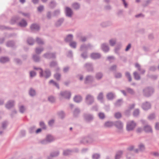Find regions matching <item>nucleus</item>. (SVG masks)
Instances as JSON below:
<instances>
[{"label":"nucleus","instance_id":"obj_1","mask_svg":"<svg viewBox=\"0 0 159 159\" xmlns=\"http://www.w3.org/2000/svg\"><path fill=\"white\" fill-rule=\"evenodd\" d=\"M143 93L144 96L149 97L151 96L154 92V89L150 87H148L143 90Z\"/></svg>","mask_w":159,"mask_h":159},{"label":"nucleus","instance_id":"obj_2","mask_svg":"<svg viewBox=\"0 0 159 159\" xmlns=\"http://www.w3.org/2000/svg\"><path fill=\"white\" fill-rule=\"evenodd\" d=\"M93 46L90 43H89L87 44H83L81 45L80 48V51H87L88 49H92Z\"/></svg>","mask_w":159,"mask_h":159},{"label":"nucleus","instance_id":"obj_3","mask_svg":"<svg viewBox=\"0 0 159 159\" xmlns=\"http://www.w3.org/2000/svg\"><path fill=\"white\" fill-rule=\"evenodd\" d=\"M136 126V124L133 120L129 121L127 122L126 129L129 131L134 130Z\"/></svg>","mask_w":159,"mask_h":159},{"label":"nucleus","instance_id":"obj_4","mask_svg":"<svg viewBox=\"0 0 159 159\" xmlns=\"http://www.w3.org/2000/svg\"><path fill=\"white\" fill-rule=\"evenodd\" d=\"M60 95L63 98L69 99L71 97V93L70 91L66 90L61 91L60 92Z\"/></svg>","mask_w":159,"mask_h":159},{"label":"nucleus","instance_id":"obj_5","mask_svg":"<svg viewBox=\"0 0 159 159\" xmlns=\"http://www.w3.org/2000/svg\"><path fill=\"white\" fill-rule=\"evenodd\" d=\"M94 99L93 96L90 94L87 95L85 98L86 103L88 105H91L94 102Z\"/></svg>","mask_w":159,"mask_h":159},{"label":"nucleus","instance_id":"obj_6","mask_svg":"<svg viewBox=\"0 0 159 159\" xmlns=\"http://www.w3.org/2000/svg\"><path fill=\"white\" fill-rule=\"evenodd\" d=\"M44 57L48 59H55L56 57V53L55 52H48L43 54Z\"/></svg>","mask_w":159,"mask_h":159},{"label":"nucleus","instance_id":"obj_7","mask_svg":"<svg viewBox=\"0 0 159 159\" xmlns=\"http://www.w3.org/2000/svg\"><path fill=\"white\" fill-rule=\"evenodd\" d=\"M92 139L89 136L84 137L80 140V143L86 144L87 143H89L92 142Z\"/></svg>","mask_w":159,"mask_h":159},{"label":"nucleus","instance_id":"obj_8","mask_svg":"<svg viewBox=\"0 0 159 159\" xmlns=\"http://www.w3.org/2000/svg\"><path fill=\"white\" fill-rule=\"evenodd\" d=\"M84 119L86 121L89 122L93 119V116L90 114H84Z\"/></svg>","mask_w":159,"mask_h":159},{"label":"nucleus","instance_id":"obj_9","mask_svg":"<svg viewBox=\"0 0 159 159\" xmlns=\"http://www.w3.org/2000/svg\"><path fill=\"white\" fill-rule=\"evenodd\" d=\"M84 67L89 72H93V66L92 63H86L84 65Z\"/></svg>","mask_w":159,"mask_h":159},{"label":"nucleus","instance_id":"obj_10","mask_svg":"<svg viewBox=\"0 0 159 159\" xmlns=\"http://www.w3.org/2000/svg\"><path fill=\"white\" fill-rule=\"evenodd\" d=\"M114 125L119 129H121L123 127V123L120 120L114 121Z\"/></svg>","mask_w":159,"mask_h":159},{"label":"nucleus","instance_id":"obj_11","mask_svg":"<svg viewBox=\"0 0 159 159\" xmlns=\"http://www.w3.org/2000/svg\"><path fill=\"white\" fill-rule=\"evenodd\" d=\"M73 14V11L70 8L68 7H66V15L68 17H71Z\"/></svg>","mask_w":159,"mask_h":159},{"label":"nucleus","instance_id":"obj_12","mask_svg":"<svg viewBox=\"0 0 159 159\" xmlns=\"http://www.w3.org/2000/svg\"><path fill=\"white\" fill-rule=\"evenodd\" d=\"M94 78L93 76L91 75H87L85 78L84 83L86 84L89 82H92Z\"/></svg>","mask_w":159,"mask_h":159},{"label":"nucleus","instance_id":"obj_13","mask_svg":"<svg viewBox=\"0 0 159 159\" xmlns=\"http://www.w3.org/2000/svg\"><path fill=\"white\" fill-rule=\"evenodd\" d=\"M151 105L150 102H146L145 103H143L142 108L145 110H147L151 108Z\"/></svg>","mask_w":159,"mask_h":159},{"label":"nucleus","instance_id":"obj_14","mask_svg":"<svg viewBox=\"0 0 159 159\" xmlns=\"http://www.w3.org/2000/svg\"><path fill=\"white\" fill-rule=\"evenodd\" d=\"M30 28L32 31H38L40 29V27L36 24H33L31 25Z\"/></svg>","mask_w":159,"mask_h":159},{"label":"nucleus","instance_id":"obj_15","mask_svg":"<svg viewBox=\"0 0 159 159\" xmlns=\"http://www.w3.org/2000/svg\"><path fill=\"white\" fill-rule=\"evenodd\" d=\"M116 97V95L114 93L109 92L107 94V98L109 100H112Z\"/></svg>","mask_w":159,"mask_h":159},{"label":"nucleus","instance_id":"obj_16","mask_svg":"<svg viewBox=\"0 0 159 159\" xmlns=\"http://www.w3.org/2000/svg\"><path fill=\"white\" fill-rule=\"evenodd\" d=\"M101 48L102 50L105 52H108L109 48L107 44L106 43H103L101 45Z\"/></svg>","mask_w":159,"mask_h":159},{"label":"nucleus","instance_id":"obj_17","mask_svg":"<svg viewBox=\"0 0 159 159\" xmlns=\"http://www.w3.org/2000/svg\"><path fill=\"white\" fill-rule=\"evenodd\" d=\"M73 39V35L72 34H69L64 39L66 43H70L72 41Z\"/></svg>","mask_w":159,"mask_h":159},{"label":"nucleus","instance_id":"obj_18","mask_svg":"<svg viewBox=\"0 0 159 159\" xmlns=\"http://www.w3.org/2000/svg\"><path fill=\"white\" fill-rule=\"evenodd\" d=\"M74 101L76 103L80 102L82 100V98L81 96L80 95L75 96L74 98Z\"/></svg>","mask_w":159,"mask_h":159},{"label":"nucleus","instance_id":"obj_19","mask_svg":"<svg viewBox=\"0 0 159 159\" xmlns=\"http://www.w3.org/2000/svg\"><path fill=\"white\" fill-rule=\"evenodd\" d=\"M14 101L13 100H10L6 104V107L8 109H9L12 107L14 104Z\"/></svg>","mask_w":159,"mask_h":159},{"label":"nucleus","instance_id":"obj_20","mask_svg":"<svg viewBox=\"0 0 159 159\" xmlns=\"http://www.w3.org/2000/svg\"><path fill=\"white\" fill-rule=\"evenodd\" d=\"M90 56L91 58L93 59H98L101 57L100 54L96 53H93L91 54Z\"/></svg>","mask_w":159,"mask_h":159},{"label":"nucleus","instance_id":"obj_21","mask_svg":"<svg viewBox=\"0 0 159 159\" xmlns=\"http://www.w3.org/2000/svg\"><path fill=\"white\" fill-rule=\"evenodd\" d=\"M134 148V147L133 146H131L127 148L126 152V157L127 159H130V157H129L128 153H130L131 151L133 150Z\"/></svg>","mask_w":159,"mask_h":159},{"label":"nucleus","instance_id":"obj_22","mask_svg":"<svg viewBox=\"0 0 159 159\" xmlns=\"http://www.w3.org/2000/svg\"><path fill=\"white\" fill-rule=\"evenodd\" d=\"M103 76V73L102 72H97L95 75V78L97 80H101Z\"/></svg>","mask_w":159,"mask_h":159},{"label":"nucleus","instance_id":"obj_23","mask_svg":"<svg viewBox=\"0 0 159 159\" xmlns=\"http://www.w3.org/2000/svg\"><path fill=\"white\" fill-rule=\"evenodd\" d=\"M114 125V122L111 121H108L106 122L104 126L106 127H110Z\"/></svg>","mask_w":159,"mask_h":159},{"label":"nucleus","instance_id":"obj_24","mask_svg":"<svg viewBox=\"0 0 159 159\" xmlns=\"http://www.w3.org/2000/svg\"><path fill=\"white\" fill-rule=\"evenodd\" d=\"M135 67L137 68L138 70L140 72L141 74H143L145 73V70L143 69L142 70L140 66L138 63H136L135 64Z\"/></svg>","mask_w":159,"mask_h":159},{"label":"nucleus","instance_id":"obj_25","mask_svg":"<svg viewBox=\"0 0 159 159\" xmlns=\"http://www.w3.org/2000/svg\"><path fill=\"white\" fill-rule=\"evenodd\" d=\"M144 130L146 132H152V129L151 127L149 125H146L144 126Z\"/></svg>","mask_w":159,"mask_h":159},{"label":"nucleus","instance_id":"obj_26","mask_svg":"<svg viewBox=\"0 0 159 159\" xmlns=\"http://www.w3.org/2000/svg\"><path fill=\"white\" fill-rule=\"evenodd\" d=\"M45 74V78L48 79L49 78L51 75V72L50 70L48 69H46L44 71Z\"/></svg>","mask_w":159,"mask_h":159},{"label":"nucleus","instance_id":"obj_27","mask_svg":"<svg viewBox=\"0 0 159 159\" xmlns=\"http://www.w3.org/2000/svg\"><path fill=\"white\" fill-rule=\"evenodd\" d=\"M27 43L30 45H33L35 42L34 39L31 37H29L27 40Z\"/></svg>","mask_w":159,"mask_h":159},{"label":"nucleus","instance_id":"obj_28","mask_svg":"<svg viewBox=\"0 0 159 159\" xmlns=\"http://www.w3.org/2000/svg\"><path fill=\"white\" fill-rule=\"evenodd\" d=\"M57 4L55 1L52 0L49 3V6L51 8L53 9L56 7Z\"/></svg>","mask_w":159,"mask_h":159},{"label":"nucleus","instance_id":"obj_29","mask_svg":"<svg viewBox=\"0 0 159 159\" xmlns=\"http://www.w3.org/2000/svg\"><path fill=\"white\" fill-rule=\"evenodd\" d=\"M19 25L21 27H25L27 25L26 21L24 19H22L19 23Z\"/></svg>","mask_w":159,"mask_h":159},{"label":"nucleus","instance_id":"obj_30","mask_svg":"<svg viewBox=\"0 0 159 159\" xmlns=\"http://www.w3.org/2000/svg\"><path fill=\"white\" fill-rule=\"evenodd\" d=\"M123 154V152L122 151H120L117 152L115 156V159H120Z\"/></svg>","mask_w":159,"mask_h":159},{"label":"nucleus","instance_id":"obj_31","mask_svg":"<svg viewBox=\"0 0 159 159\" xmlns=\"http://www.w3.org/2000/svg\"><path fill=\"white\" fill-rule=\"evenodd\" d=\"M64 20L63 18H61L59 19L56 23L55 25L56 26H60Z\"/></svg>","mask_w":159,"mask_h":159},{"label":"nucleus","instance_id":"obj_32","mask_svg":"<svg viewBox=\"0 0 159 159\" xmlns=\"http://www.w3.org/2000/svg\"><path fill=\"white\" fill-rule=\"evenodd\" d=\"M122 99H119L115 103L114 105L116 107H119L122 104Z\"/></svg>","mask_w":159,"mask_h":159},{"label":"nucleus","instance_id":"obj_33","mask_svg":"<svg viewBox=\"0 0 159 159\" xmlns=\"http://www.w3.org/2000/svg\"><path fill=\"white\" fill-rule=\"evenodd\" d=\"M9 60V58L7 57H2L0 58V62L2 63H5Z\"/></svg>","mask_w":159,"mask_h":159},{"label":"nucleus","instance_id":"obj_34","mask_svg":"<svg viewBox=\"0 0 159 159\" xmlns=\"http://www.w3.org/2000/svg\"><path fill=\"white\" fill-rule=\"evenodd\" d=\"M120 48V45L117 46H116L115 49V53L118 55L119 56L120 58H121V57L120 56V53L119 52V50Z\"/></svg>","mask_w":159,"mask_h":159},{"label":"nucleus","instance_id":"obj_35","mask_svg":"<svg viewBox=\"0 0 159 159\" xmlns=\"http://www.w3.org/2000/svg\"><path fill=\"white\" fill-rule=\"evenodd\" d=\"M15 45V42L13 41H9L7 42L6 46L7 47H13Z\"/></svg>","mask_w":159,"mask_h":159},{"label":"nucleus","instance_id":"obj_36","mask_svg":"<svg viewBox=\"0 0 159 159\" xmlns=\"http://www.w3.org/2000/svg\"><path fill=\"white\" fill-rule=\"evenodd\" d=\"M34 70H40V71L39 72L40 77H42L43 76V70L40 67H37L34 66Z\"/></svg>","mask_w":159,"mask_h":159},{"label":"nucleus","instance_id":"obj_37","mask_svg":"<svg viewBox=\"0 0 159 159\" xmlns=\"http://www.w3.org/2000/svg\"><path fill=\"white\" fill-rule=\"evenodd\" d=\"M29 95L32 97H33L36 95L35 90L32 88H31L29 91Z\"/></svg>","mask_w":159,"mask_h":159},{"label":"nucleus","instance_id":"obj_38","mask_svg":"<svg viewBox=\"0 0 159 159\" xmlns=\"http://www.w3.org/2000/svg\"><path fill=\"white\" fill-rule=\"evenodd\" d=\"M59 151L52 152L50 153V156L52 157H56L59 155Z\"/></svg>","mask_w":159,"mask_h":159},{"label":"nucleus","instance_id":"obj_39","mask_svg":"<svg viewBox=\"0 0 159 159\" xmlns=\"http://www.w3.org/2000/svg\"><path fill=\"white\" fill-rule=\"evenodd\" d=\"M33 58L35 62H38L40 61V57L39 55L34 54L33 56Z\"/></svg>","mask_w":159,"mask_h":159},{"label":"nucleus","instance_id":"obj_40","mask_svg":"<svg viewBox=\"0 0 159 159\" xmlns=\"http://www.w3.org/2000/svg\"><path fill=\"white\" fill-rule=\"evenodd\" d=\"M138 148L139 151L140 152H143L145 149V146L143 143H141L139 145Z\"/></svg>","mask_w":159,"mask_h":159},{"label":"nucleus","instance_id":"obj_41","mask_svg":"<svg viewBox=\"0 0 159 159\" xmlns=\"http://www.w3.org/2000/svg\"><path fill=\"white\" fill-rule=\"evenodd\" d=\"M103 93L102 92L100 93L97 97V99L102 102L103 101Z\"/></svg>","mask_w":159,"mask_h":159},{"label":"nucleus","instance_id":"obj_42","mask_svg":"<svg viewBox=\"0 0 159 159\" xmlns=\"http://www.w3.org/2000/svg\"><path fill=\"white\" fill-rule=\"evenodd\" d=\"M72 7L75 10H78L79 9L80 5L79 3L75 2L72 4Z\"/></svg>","mask_w":159,"mask_h":159},{"label":"nucleus","instance_id":"obj_43","mask_svg":"<svg viewBox=\"0 0 159 159\" xmlns=\"http://www.w3.org/2000/svg\"><path fill=\"white\" fill-rule=\"evenodd\" d=\"M72 152V150L70 149H66L63 151V155L65 156H66L70 154Z\"/></svg>","mask_w":159,"mask_h":159},{"label":"nucleus","instance_id":"obj_44","mask_svg":"<svg viewBox=\"0 0 159 159\" xmlns=\"http://www.w3.org/2000/svg\"><path fill=\"white\" fill-rule=\"evenodd\" d=\"M59 116L61 119H63L65 117V114L63 111H59L57 112Z\"/></svg>","mask_w":159,"mask_h":159},{"label":"nucleus","instance_id":"obj_45","mask_svg":"<svg viewBox=\"0 0 159 159\" xmlns=\"http://www.w3.org/2000/svg\"><path fill=\"white\" fill-rule=\"evenodd\" d=\"M46 139L48 143L52 142L53 140L52 137L50 135H47Z\"/></svg>","mask_w":159,"mask_h":159},{"label":"nucleus","instance_id":"obj_46","mask_svg":"<svg viewBox=\"0 0 159 159\" xmlns=\"http://www.w3.org/2000/svg\"><path fill=\"white\" fill-rule=\"evenodd\" d=\"M133 74L134 78L136 80H139L140 79V77L139 74L137 72H134Z\"/></svg>","mask_w":159,"mask_h":159},{"label":"nucleus","instance_id":"obj_47","mask_svg":"<svg viewBox=\"0 0 159 159\" xmlns=\"http://www.w3.org/2000/svg\"><path fill=\"white\" fill-rule=\"evenodd\" d=\"M100 158V155L99 153H94L93 154L92 156L93 159H99Z\"/></svg>","mask_w":159,"mask_h":159},{"label":"nucleus","instance_id":"obj_48","mask_svg":"<svg viewBox=\"0 0 159 159\" xmlns=\"http://www.w3.org/2000/svg\"><path fill=\"white\" fill-rule=\"evenodd\" d=\"M80 110L79 108H75L73 111L74 115L75 116H78V114L80 113Z\"/></svg>","mask_w":159,"mask_h":159},{"label":"nucleus","instance_id":"obj_49","mask_svg":"<svg viewBox=\"0 0 159 159\" xmlns=\"http://www.w3.org/2000/svg\"><path fill=\"white\" fill-rule=\"evenodd\" d=\"M55 98L52 96H51L48 97V101L52 103H54L55 101Z\"/></svg>","mask_w":159,"mask_h":159},{"label":"nucleus","instance_id":"obj_50","mask_svg":"<svg viewBox=\"0 0 159 159\" xmlns=\"http://www.w3.org/2000/svg\"><path fill=\"white\" fill-rule=\"evenodd\" d=\"M127 92L131 95H134L135 93V92L132 89L129 88H127L126 89Z\"/></svg>","mask_w":159,"mask_h":159},{"label":"nucleus","instance_id":"obj_51","mask_svg":"<svg viewBox=\"0 0 159 159\" xmlns=\"http://www.w3.org/2000/svg\"><path fill=\"white\" fill-rule=\"evenodd\" d=\"M60 13V11L59 9H57L55 10L53 12V16H55L59 15Z\"/></svg>","mask_w":159,"mask_h":159},{"label":"nucleus","instance_id":"obj_52","mask_svg":"<svg viewBox=\"0 0 159 159\" xmlns=\"http://www.w3.org/2000/svg\"><path fill=\"white\" fill-rule=\"evenodd\" d=\"M49 84H52L53 85L55 86L58 89H59V84L56 83V82L54 81L53 80H51L49 82Z\"/></svg>","mask_w":159,"mask_h":159},{"label":"nucleus","instance_id":"obj_53","mask_svg":"<svg viewBox=\"0 0 159 159\" xmlns=\"http://www.w3.org/2000/svg\"><path fill=\"white\" fill-rule=\"evenodd\" d=\"M125 76L128 79V81L130 82L132 80V78L130 73L129 72H126L125 73Z\"/></svg>","mask_w":159,"mask_h":159},{"label":"nucleus","instance_id":"obj_54","mask_svg":"<svg viewBox=\"0 0 159 159\" xmlns=\"http://www.w3.org/2000/svg\"><path fill=\"white\" fill-rule=\"evenodd\" d=\"M36 41L39 44H43L44 43V42L42 39L41 38L37 37L36 39Z\"/></svg>","mask_w":159,"mask_h":159},{"label":"nucleus","instance_id":"obj_55","mask_svg":"<svg viewBox=\"0 0 159 159\" xmlns=\"http://www.w3.org/2000/svg\"><path fill=\"white\" fill-rule=\"evenodd\" d=\"M76 43L75 42H71L69 43V45L72 48H75L76 47Z\"/></svg>","mask_w":159,"mask_h":159},{"label":"nucleus","instance_id":"obj_56","mask_svg":"<svg viewBox=\"0 0 159 159\" xmlns=\"http://www.w3.org/2000/svg\"><path fill=\"white\" fill-rule=\"evenodd\" d=\"M116 43V40L115 39H111L109 41V44L111 46H114L115 44Z\"/></svg>","mask_w":159,"mask_h":159},{"label":"nucleus","instance_id":"obj_57","mask_svg":"<svg viewBox=\"0 0 159 159\" xmlns=\"http://www.w3.org/2000/svg\"><path fill=\"white\" fill-rule=\"evenodd\" d=\"M20 19V17L18 16H16L12 18L11 19V21H13V23H14L19 20Z\"/></svg>","mask_w":159,"mask_h":159},{"label":"nucleus","instance_id":"obj_58","mask_svg":"<svg viewBox=\"0 0 159 159\" xmlns=\"http://www.w3.org/2000/svg\"><path fill=\"white\" fill-rule=\"evenodd\" d=\"M139 111L138 109H136L134 110L133 112V116L134 117H137L139 115Z\"/></svg>","mask_w":159,"mask_h":159},{"label":"nucleus","instance_id":"obj_59","mask_svg":"<svg viewBox=\"0 0 159 159\" xmlns=\"http://www.w3.org/2000/svg\"><path fill=\"white\" fill-rule=\"evenodd\" d=\"M111 23L109 22H103L101 24V25L103 27H106L110 25Z\"/></svg>","mask_w":159,"mask_h":159},{"label":"nucleus","instance_id":"obj_60","mask_svg":"<svg viewBox=\"0 0 159 159\" xmlns=\"http://www.w3.org/2000/svg\"><path fill=\"white\" fill-rule=\"evenodd\" d=\"M8 123L7 121H5L2 123V128L3 129H4L7 127Z\"/></svg>","mask_w":159,"mask_h":159},{"label":"nucleus","instance_id":"obj_61","mask_svg":"<svg viewBox=\"0 0 159 159\" xmlns=\"http://www.w3.org/2000/svg\"><path fill=\"white\" fill-rule=\"evenodd\" d=\"M43 50V48H36L35 52L37 54H39Z\"/></svg>","mask_w":159,"mask_h":159},{"label":"nucleus","instance_id":"obj_62","mask_svg":"<svg viewBox=\"0 0 159 159\" xmlns=\"http://www.w3.org/2000/svg\"><path fill=\"white\" fill-rule=\"evenodd\" d=\"M115 77L117 79L120 78L122 77V74L120 72H117L115 74Z\"/></svg>","mask_w":159,"mask_h":159},{"label":"nucleus","instance_id":"obj_63","mask_svg":"<svg viewBox=\"0 0 159 159\" xmlns=\"http://www.w3.org/2000/svg\"><path fill=\"white\" fill-rule=\"evenodd\" d=\"M54 77L57 80H59L61 78V75L58 73H56L54 75Z\"/></svg>","mask_w":159,"mask_h":159},{"label":"nucleus","instance_id":"obj_64","mask_svg":"<svg viewBox=\"0 0 159 159\" xmlns=\"http://www.w3.org/2000/svg\"><path fill=\"white\" fill-rule=\"evenodd\" d=\"M114 116L117 119H120L122 116L121 114L119 112H116Z\"/></svg>","mask_w":159,"mask_h":159}]
</instances>
